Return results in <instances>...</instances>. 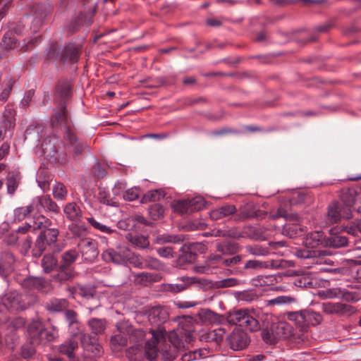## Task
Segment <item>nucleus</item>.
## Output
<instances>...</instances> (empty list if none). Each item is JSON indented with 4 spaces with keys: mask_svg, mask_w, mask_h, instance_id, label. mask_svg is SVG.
<instances>
[{
    "mask_svg": "<svg viewBox=\"0 0 361 361\" xmlns=\"http://www.w3.org/2000/svg\"><path fill=\"white\" fill-rule=\"evenodd\" d=\"M348 244V237L341 233H330L326 236V247L341 248L346 247Z\"/></svg>",
    "mask_w": 361,
    "mask_h": 361,
    "instance_id": "nucleus-33",
    "label": "nucleus"
},
{
    "mask_svg": "<svg viewBox=\"0 0 361 361\" xmlns=\"http://www.w3.org/2000/svg\"><path fill=\"white\" fill-rule=\"evenodd\" d=\"M360 192L361 188L358 187H351L341 190L340 197L348 210L346 214L344 215L347 219L352 218L351 208L359 202Z\"/></svg>",
    "mask_w": 361,
    "mask_h": 361,
    "instance_id": "nucleus-14",
    "label": "nucleus"
},
{
    "mask_svg": "<svg viewBox=\"0 0 361 361\" xmlns=\"http://www.w3.org/2000/svg\"><path fill=\"white\" fill-rule=\"evenodd\" d=\"M30 209V212L32 214L39 213L42 209H44L42 196H37L32 199L31 203L27 205Z\"/></svg>",
    "mask_w": 361,
    "mask_h": 361,
    "instance_id": "nucleus-61",
    "label": "nucleus"
},
{
    "mask_svg": "<svg viewBox=\"0 0 361 361\" xmlns=\"http://www.w3.org/2000/svg\"><path fill=\"white\" fill-rule=\"evenodd\" d=\"M140 190L137 187H134L126 190L123 193V197L126 200L134 201L139 197Z\"/></svg>",
    "mask_w": 361,
    "mask_h": 361,
    "instance_id": "nucleus-63",
    "label": "nucleus"
},
{
    "mask_svg": "<svg viewBox=\"0 0 361 361\" xmlns=\"http://www.w3.org/2000/svg\"><path fill=\"white\" fill-rule=\"evenodd\" d=\"M142 226L153 227L154 223L147 220L143 216L139 214H134L124 218L117 223L118 228L123 231H136L137 228H140Z\"/></svg>",
    "mask_w": 361,
    "mask_h": 361,
    "instance_id": "nucleus-17",
    "label": "nucleus"
},
{
    "mask_svg": "<svg viewBox=\"0 0 361 361\" xmlns=\"http://www.w3.org/2000/svg\"><path fill=\"white\" fill-rule=\"evenodd\" d=\"M238 243L232 240H224L216 243V249L223 255H233L239 251Z\"/></svg>",
    "mask_w": 361,
    "mask_h": 361,
    "instance_id": "nucleus-34",
    "label": "nucleus"
},
{
    "mask_svg": "<svg viewBox=\"0 0 361 361\" xmlns=\"http://www.w3.org/2000/svg\"><path fill=\"white\" fill-rule=\"evenodd\" d=\"M68 307V302L64 298H53L45 305V308L50 312H61L66 311Z\"/></svg>",
    "mask_w": 361,
    "mask_h": 361,
    "instance_id": "nucleus-36",
    "label": "nucleus"
},
{
    "mask_svg": "<svg viewBox=\"0 0 361 361\" xmlns=\"http://www.w3.org/2000/svg\"><path fill=\"white\" fill-rule=\"evenodd\" d=\"M78 348V341L73 339H69L64 341L59 346V351L61 354L66 355L69 360L73 361L75 360L74 352Z\"/></svg>",
    "mask_w": 361,
    "mask_h": 361,
    "instance_id": "nucleus-35",
    "label": "nucleus"
},
{
    "mask_svg": "<svg viewBox=\"0 0 361 361\" xmlns=\"http://www.w3.org/2000/svg\"><path fill=\"white\" fill-rule=\"evenodd\" d=\"M88 326L92 334L99 335L104 332L106 322L104 319L92 318L88 321Z\"/></svg>",
    "mask_w": 361,
    "mask_h": 361,
    "instance_id": "nucleus-44",
    "label": "nucleus"
},
{
    "mask_svg": "<svg viewBox=\"0 0 361 361\" xmlns=\"http://www.w3.org/2000/svg\"><path fill=\"white\" fill-rule=\"evenodd\" d=\"M52 192L54 198L58 200H64L68 193L66 186L59 182L56 183L53 186Z\"/></svg>",
    "mask_w": 361,
    "mask_h": 361,
    "instance_id": "nucleus-59",
    "label": "nucleus"
},
{
    "mask_svg": "<svg viewBox=\"0 0 361 361\" xmlns=\"http://www.w3.org/2000/svg\"><path fill=\"white\" fill-rule=\"evenodd\" d=\"M102 258L106 262H113L118 264L125 262V257L114 249L104 250L102 254Z\"/></svg>",
    "mask_w": 361,
    "mask_h": 361,
    "instance_id": "nucleus-41",
    "label": "nucleus"
},
{
    "mask_svg": "<svg viewBox=\"0 0 361 361\" xmlns=\"http://www.w3.org/2000/svg\"><path fill=\"white\" fill-rule=\"evenodd\" d=\"M237 209L233 204H224L216 208L209 212L210 219L214 221L221 219L236 212Z\"/></svg>",
    "mask_w": 361,
    "mask_h": 361,
    "instance_id": "nucleus-32",
    "label": "nucleus"
},
{
    "mask_svg": "<svg viewBox=\"0 0 361 361\" xmlns=\"http://www.w3.org/2000/svg\"><path fill=\"white\" fill-rule=\"evenodd\" d=\"M68 231H70L73 238L78 239L81 242L82 240L89 238V231L87 226L84 224L79 223V221H73L68 226Z\"/></svg>",
    "mask_w": 361,
    "mask_h": 361,
    "instance_id": "nucleus-29",
    "label": "nucleus"
},
{
    "mask_svg": "<svg viewBox=\"0 0 361 361\" xmlns=\"http://www.w3.org/2000/svg\"><path fill=\"white\" fill-rule=\"evenodd\" d=\"M50 12V5L39 4L33 6L32 13L36 18L44 19Z\"/></svg>",
    "mask_w": 361,
    "mask_h": 361,
    "instance_id": "nucleus-50",
    "label": "nucleus"
},
{
    "mask_svg": "<svg viewBox=\"0 0 361 361\" xmlns=\"http://www.w3.org/2000/svg\"><path fill=\"white\" fill-rule=\"evenodd\" d=\"M267 215V212L257 209L253 203H247L240 208L239 219L244 221L247 219H263Z\"/></svg>",
    "mask_w": 361,
    "mask_h": 361,
    "instance_id": "nucleus-24",
    "label": "nucleus"
},
{
    "mask_svg": "<svg viewBox=\"0 0 361 361\" xmlns=\"http://www.w3.org/2000/svg\"><path fill=\"white\" fill-rule=\"evenodd\" d=\"M173 210L179 214H190L205 207V201L201 197L180 200L173 204Z\"/></svg>",
    "mask_w": 361,
    "mask_h": 361,
    "instance_id": "nucleus-10",
    "label": "nucleus"
},
{
    "mask_svg": "<svg viewBox=\"0 0 361 361\" xmlns=\"http://www.w3.org/2000/svg\"><path fill=\"white\" fill-rule=\"evenodd\" d=\"M211 259L226 267L225 270L226 275L240 276V274H242L240 266L243 255H236L231 257H223L221 255H216L213 256Z\"/></svg>",
    "mask_w": 361,
    "mask_h": 361,
    "instance_id": "nucleus-11",
    "label": "nucleus"
},
{
    "mask_svg": "<svg viewBox=\"0 0 361 361\" xmlns=\"http://www.w3.org/2000/svg\"><path fill=\"white\" fill-rule=\"evenodd\" d=\"M240 328H235L226 338L228 345L234 351L245 349L250 342V336L245 332L246 330Z\"/></svg>",
    "mask_w": 361,
    "mask_h": 361,
    "instance_id": "nucleus-13",
    "label": "nucleus"
},
{
    "mask_svg": "<svg viewBox=\"0 0 361 361\" xmlns=\"http://www.w3.org/2000/svg\"><path fill=\"white\" fill-rule=\"evenodd\" d=\"M245 249L249 254L254 256H265L269 252L268 247L261 245H247Z\"/></svg>",
    "mask_w": 361,
    "mask_h": 361,
    "instance_id": "nucleus-52",
    "label": "nucleus"
},
{
    "mask_svg": "<svg viewBox=\"0 0 361 361\" xmlns=\"http://www.w3.org/2000/svg\"><path fill=\"white\" fill-rule=\"evenodd\" d=\"M318 255V251L308 247L297 249L295 251V256L301 259H314Z\"/></svg>",
    "mask_w": 361,
    "mask_h": 361,
    "instance_id": "nucleus-48",
    "label": "nucleus"
},
{
    "mask_svg": "<svg viewBox=\"0 0 361 361\" xmlns=\"http://www.w3.org/2000/svg\"><path fill=\"white\" fill-rule=\"evenodd\" d=\"M324 312L332 313H343L350 311L351 307L343 303L324 302L322 305Z\"/></svg>",
    "mask_w": 361,
    "mask_h": 361,
    "instance_id": "nucleus-40",
    "label": "nucleus"
},
{
    "mask_svg": "<svg viewBox=\"0 0 361 361\" xmlns=\"http://www.w3.org/2000/svg\"><path fill=\"white\" fill-rule=\"evenodd\" d=\"M42 203L45 211L51 212L54 214L60 212L58 204L51 198L49 195H42Z\"/></svg>",
    "mask_w": 361,
    "mask_h": 361,
    "instance_id": "nucleus-51",
    "label": "nucleus"
},
{
    "mask_svg": "<svg viewBox=\"0 0 361 361\" xmlns=\"http://www.w3.org/2000/svg\"><path fill=\"white\" fill-rule=\"evenodd\" d=\"M164 197V191L161 190H152L147 192L142 198V203L156 202Z\"/></svg>",
    "mask_w": 361,
    "mask_h": 361,
    "instance_id": "nucleus-49",
    "label": "nucleus"
},
{
    "mask_svg": "<svg viewBox=\"0 0 361 361\" xmlns=\"http://www.w3.org/2000/svg\"><path fill=\"white\" fill-rule=\"evenodd\" d=\"M20 298L17 292H9L3 298V305L10 311L23 310L25 305L21 302Z\"/></svg>",
    "mask_w": 361,
    "mask_h": 361,
    "instance_id": "nucleus-25",
    "label": "nucleus"
},
{
    "mask_svg": "<svg viewBox=\"0 0 361 361\" xmlns=\"http://www.w3.org/2000/svg\"><path fill=\"white\" fill-rule=\"evenodd\" d=\"M82 45L75 42L66 43L59 49V60L63 63H75L79 61Z\"/></svg>",
    "mask_w": 361,
    "mask_h": 361,
    "instance_id": "nucleus-16",
    "label": "nucleus"
},
{
    "mask_svg": "<svg viewBox=\"0 0 361 361\" xmlns=\"http://www.w3.org/2000/svg\"><path fill=\"white\" fill-rule=\"evenodd\" d=\"M85 219L92 228H94V229L101 233L111 234L116 232L115 229H113L110 226H108L106 224H104L102 222L97 221L92 216H85Z\"/></svg>",
    "mask_w": 361,
    "mask_h": 361,
    "instance_id": "nucleus-42",
    "label": "nucleus"
},
{
    "mask_svg": "<svg viewBox=\"0 0 361 361\" xmlns=\"http://www.w3.org/2000/svg\"><path fill=\"white\" fill-rule=\"evenodd\" d=\"M185 235L183 234L180 235H169L162 234L159 235L156 238V243L158 244H164L168 243H179L185 240Z\"/></svg>",
    "mask_w": 361,
    "mask_h": 361,
    "instance_id": "nucleus-47",
    "label": "nucleus"
},
{
    "mask_svg": "<svg viewBox=\"0 0 361 361\" xmlns=\"http://www.w3.org/2000/svg\"><path fill=\"white\" fill-rule=\"evenodd\" d=\"M126 238L134 246L140 249H145L149 246V240L147 235L131 232L126 235Z\"/></svg>",
    "mask_w": 361,
    "mask_h": 361,
    "instance_id": "nucleus-38",
    "label": "nucleus"
},
{
    "mask_svg": "<svg viewBox=\"0 0 361 361\" xmlns=\"http://www.w3.org/2000/svg\"><path fill=\"white\" fill-rule=\"evenodd\" d=\"M164 214V209L160 204H154L149 207V214L154 221L161 219Z\"/></svg>",
    "mask_w": 361,
    "mask_h": 361,
    "instance_id": "nucleus-58",
    "label": "nucleus"
},
{
    "mask_svg": "<svg viewBox=\"0 0 361 361\" xmlns=\"http://www.w3.org/2000/svg\"><path fill=\"white\" fill-rule=\"evenodd\" d=\"M52 225L51 221L46 217L44 215H39L35 217L32 226V230L35 231L37 229L40 230V231L51 229V226Z\"/></svg>",
    "mask_w": 361,
    "mask_h": 361,
    "instance_id": "nucleus-46",
    "label": "nucleus"
},
{
    "mask_svg": "<svg viewBox=\"0 0 361 361\" xmlns=\"http://www.w3.org/2000/svg\"><path fill=\"white\" fill-rule=\"evenodd\" d=\"M169 314L166 308L161 306H154L148 312V320L156 329H150L152 338L145 343L144 354L149 361H155L158 355L157 344L165 340L166 331L162 325L168 321Z\"/></svg>",
    "mask_w": 361,
    "mask_h": 361,
    "instance_id": "nucleus-2",
    "label": "nucleus"
},
{
    "mask_svg": "<svg viewBox=\"0 0 361 361\" xmlns=\"http://www.w3.org/2000/svg\"><path fill=\"white\" fill-rule=\"evenodd\" d=\"M63 212L67 219L72 222L80 221L82 216V210L75 202L66 204L63 208Z\"/></svg>",
    "mask_w": 361,
    "mask_h": 361,
    "instance_id": "nucleus-37",
    "label": "nucleus"
},
{
    "mask_svg": "<svg viewBox=\"0 0 361 361\" xmlns=\"http://www.w3.org/2000/svg\"><path fill=\"white\" fill-rule=\"evenodd\" d=\"M79 257L78 251L69 249L61 255L59 271L52 276L53 281L63 283L74 276V264Z\"/></svg>",
    "mask_w": 361,
    "mask_h": 361,
    "instance_id": "nucleus-6",
    "label": "nucleus"
},
{
    "mask_svg": "<svg viewBox=\"0 0 361 361\" xmlns=\"http://www.w3.org/2000/svg\"><path fill=\"white\" fill-rule=\"evenodd\" d=\"M21 286L27 290L43 291L47 286L46 280L41 276H27L20 283Z\"/></svg>",
    "mask_w": 361,
    "mask_h": 361,
    "instance_id": "nucleus-23",
    "label": "nucleus"
},
{
    "mask_svg": "<svg viewBox=\"0 0 361 361\" xmlns=\"http://www.w3.org/2000/svg\"><path fill=\"white\" fill-rule=\"evenodd\" d=\"M303 314L304 326H316L317 324H319L322 319V317L319 313L314 312L312 310H303Z\"/></svg>",
    "mask_w": 361,
    "mask_h": 361,
    "instance_id": "nucleus-45",
    "label": "nucleus"
},
{
    "mask_svg": "<svg viewBox=\"0 0 361 361\" xmlns=\"http://www.w3.org/2000/svg\"><path fill=\"white\" fill-rule=\"evenodd\" d=\"M59 49L56 43H51L45 51L46 56L49 59H55L59 60Z\"/></svg>",
    "mask_w": 361,
    "mask_h": 361,
    "instance_id": "nucleus-64",
    "label": "nucleus"
},
{
    "mask_svg": "<svg viewBox=\"0 0 361 361\" xmlns=\"http://www.w3.org/2000/svg\"><path fill=\"white\" fill-rule=\"evenodd\" d=\"M288 261L282 259H269L266 261L261 260H247L243 263L242 262L240 269H242V274L240 276H244L246 274V271L248 269H283L287 267Z\"/></svg>",
    "mask_w": 361,
    "mask_h": 361,
    "instance_id": "nucleus-9",
    "label": "nucleus"
},
{
    "mask_svg": "<svg viewBox=\"0 0 361 361\" xmlns=\"http://www.w3.org/2000/svg\"><path fill=\"white\" fill-rule=\"evenodd\" d=\"M16 262L14 255L8 250L3 251L0 256V276L6 279L13 270Z\"/></svg>",
    "mask_w": 361,
    "mask_h": 361,
    "instance_id": "nucleus-22",
    "label": "nucleus"
},
{
    "mask_svg": "<svg viewBox=\"0 0 361 361\" xmlns=\"http://www.w3.org/2000/svg\"><path fill=\"white\" fill-rule=\"evenodd\" d=\"M54 252H49L44 255L41 259V267L44 273L49 274L55 270L59 271L60 262L54 255Z\"/></svg>",
    "mask_w": 361,
    "mask_h": 361,
    "instance_id": "nucleus-28",
    "label": "nucleus"
},
{
    "mask_svg": "<svg viewBox=\"0 0 361 361\" xmlns=\"http://www.w3.org/2000/svg\"><path fill=\"white\" fill-rule=\"evenodd\" d=\"M16 111L12 104H7L1 118V128L4 131L13 130L16 126Z\"/></svg>",
    "mask_w": 361,
    "mask_h": 361,
    "instance_id": "nucleus-20",
    "label": "nucleus"
},
{
    "mask_svg": "<svg viewBox=\"0 0 361 361\" xmlns=\"http://www.w3.org/2000/svg\"><path fill=\"white\" fill-rule=\"evenodd\" d=\"M200 317L212 324L228 322L245 329L250 332L262 330V340L267 344L274 343L276 339H285L288 335V326L285 323H272L270 329L268 316H259L253 309L241 308L229 311L226 317L209 309L202 310Z\"/></svg>",
    "mask_w": 361,
    "mask_h": 361,
    "instance_id": "nucleus-1",
    "label": "nucleus"
},
{
    "mask_svg": "<svg viewBox=\"0 0 361 361\" xmlns=\"http://www.w3.org/2000/svg\"><path fill=\"white\" fill-rule=\"evenodd\" d=\"M345 231L352 235L357 236L361 233V219H357L345 227Z\"/></svg>",
    "mask_w": 361,
    "mask_h": 361,
    "instance_id": "nucleus-62",
    "label": "nucleus"
},
{
    "mask_svg": "<svg viewBox=\"0 0 361 361\" xmlns=\"http://www.w3.org/2000/svg\"><path fill=\"white\" fill-rule=\"evenodd\" d=\"M96 8H93L85 13H80L69 24V30L71 34L78 32L82 26L89 27L93 23V18Z\"/></svg>",
    "mask_w": 361,
    "mask_h": 361,
    "instance_id": "nucleus-19",
    "label": "nucleus"
},
{
    "mask_svg": "<svg viewBox=\"0 0 361 361\" xmlns=\"http://www.w3.org/2000/svg\"><path fill=\"white\" fill-rule=\"evenodd\" d=\"M59 231L57 228L44 230L39 232L34 243L32 255L34 257H41L46 250L60 252L62 247L57 243Z\"/></svg>",
    "mask_w": 361,
    "mask_h": 361,
    "instance_id": "nucleus-5",
    "label": "nucleus"
},
{
    "mask_svg": "<svg viewBox=\"0 0 361 361\" xmlns=\"http://www.w3.org/2000/svg\"><path fill=\"white\" fill-rule=\"evenodd\" d=\"M129 339L135 344H140L146 337V332L142 329H131L130 326Z\"/></svg>",
    "mask_w": 361,
    "mask_h": 361,
    "instance_id": "nucleus-60",
    "label": "nucleus"
},
{
    "mask_svg": "<svg viewBox=\"0 0 361 361\" xmlns=\"http://www.w3.org/2000/svg\"><path fill=\"white\" fill-rule=\"evenodd\" d=\"M345 209H343V211H342L338 202H333L330 204L328 207V211L326 214L328 223L336 224L342 217L346 219L344 216V215H345L347 212L345 211Z\"/></svg>",
    "mask_w": 361,
    "mask_h": 361,
    "instance_id": "nucleus-31",
    "label": "nucleus"
},
{
    "mask_svg": "<svg viewBox=\"0 0 361 361\" xmlns=\"http://www.w3.org/2000/svg\"><path fill=\"white\" fill-rule=\"evenodd\" d=\"M64 112L56 113L55 117L51 120V126L63 128L64 140L67 142L68 147L72 148L73 155L76 158L83 154L87 145L85 142L80 141L78 136L72 130L71 118H68Z\"/></svg>",
    "mask_w": 361,
    "mask_h": 361,
    "instance_id": "nucleus-3",
    "label": "nucleus"
},
{
    "mask_svg": "<svg viewBox=\"0 0 361 361\" xmlns=\"http://www.w3.org/2000/svg\"><path fill=\"white\" fill-rule=\"evenodd\" d=\"M78 247L85 262H93L99 253L97 242L90 237L78 242Z\"/></svg>",
    "mask_w": 361,
    "mask_h": 361,
    "instance_id": "nucleus-18",
    "label": "nucleus"
},
{
    "mask_svg": "<svg viewBox=\"0 0 361 361\" xmlns=\"http://www.w3.org/2000/svg\"><path fill=\"white\" fill-rule=\"evenodd\" d=\"M293 284L300 288H312L313 283L307 275L298 276L293 279Z\"/></svg>",
    "mask_w": 361,
    "mask_h": 361,
    "instance_id": "nucleus-55",
    "label": "nucleus"
},
{
    "mask_svg": "<svg viewBox=\"0 0 361 361\" xmlns=\"http://www.w3.org/2000/svg\"><path fill=\"white\" fill-rule=\"evenodd\" d=\"M185 247H188L185 243L180 247L179 252L180 253L178 256V260L182 264L192 263L196 259L197 255L192 250L184 249Z\"/></svg>",
    "mask_w": 361,
    "mask_h": 361,
    "instance_id": "nucleus-43",
    "label": "nucleus"
},
{
    "mask_svg": "<svg viewBox=\"0 0 361 361\" xmlns=\"http://www.w3.org/2000/svg\"><path fill=\"white\" fill-rule=\"evenodd\" d=\"M290 222L286 224L282 232L290 238H295L305 235L307 227L300 223V217L298 214H291L285 216Z\"/></svg>",
    "mask_w": 361,
    "mask_h": 361,
    "instance_id": "nucleus-15",
    "label": "nucleus"
},
{
    "mask_svg": "<svg viewBox=\"0 0 361 361\" xmlns=\"http://www.w3.org/2000/svg\"><path fill=\"white\" fill-rule=\"evenodd\" d=\"M326 235L322 231H314L307 234L304 239L305 247L315 249L318 247H326Z\"/></svg>",
    "mask_w": 361,
    "mask_h": 361,
    "instance_id": "nucleus-21",
    "label": "nucleus"
},
{
    "mask_svg": "<svg viewBox=\"0 0 361 361\" xmlns=\"http://www.w3.org/2000/svg\"><path fill=\"white\" fill-rule=\"evenodd\" d=\"M35 345H36L31 343L30 341L23 344L20 348V355L25 360L32 358L36 353L35 348Z\"/></svg>",
    "mask_w": 361,
    "mask_h": 361,
    "instance_id": "nucleus-57",
    "label": "nucleus"
},
{
    "mask_svg": "<svg viewBox=\"0 0 361 361\" xmlns=\"http://www.w3.org/2000/svg\"><path fill=\"white\" fill-rule=\"evenodd\" d=\"M118 334L114 335L111 338V343L113 345L124 346L127 344V338L124 334H129L130 325L126 322H119L116 325Z\"/></svg>",
    "mask_w": 361,
    "mask_h": 361,
    "instance_id": "nucleus-26",
    "label": "nucleus"
},
{
    "mask_svg": "<svg viewBox=\"0 0 361 361\" xmlns=\"http://www.w3.org/2000/svg\"><path fill=\"white\" fill-rule=\"evenodd\" d=\"M142 267L152 270H161L164 267V264L158 259L151 256H147L144 257V265Z\"/></svg>",
    "mask_w": 361,
    "mask_h": 361,
    "instance_id": "nucleus-54",
    "label": "nucleus"
},
{
    "mask_svg": "<svg viewBox=\"0 0 361 361\" xmlns=\"http://www.w3.org/2000/svg\"><path fill=\"white\" fill-rule=\"evenodd\" d=\"M192 283L190 278L183 276L176 279V283H169L167 285L166 288L168 291L173 293H177L183 291L186 287Z\"/></svg>",
    "mask_w": 361,
    "mask_h": 361,
    "instance_id": "nucleus-39",
    "label": "nucleus"
},
{
    "mask_svg": "<svg viewBox=\"0 0 361 361\" xmlns=\"http://www.w3.org/2000/svg\"><path fill=\"white\" fill-rule=\"evenodd\" d=\"M16 33H17L16 30L6 32L2 37L1 47L5 49L19 48L20 50L25 51L32 48L35 43L38 41V37H35L34 39H29L27 42L24 40L23 44L20 45L16 37Z\"/></svg>",
    "mask_w": 361,
    "mask_h": 361,
    "instance_id": "nucleus-12",
    "label": "nucleus"
},
{
    "mask_svg": "<svg viewBox=\"0 0 361 361\" xmlns=\"http://www.w3.org/2000/svg\"><path fill=\"white\" fill-rule=\"evenodd\" d=\"M27 340L36 345L54 341L59 336L58 330L53 326L51 330L44 328L39 321H33L27 327Z\"/></svg>",
    "mask_w": 361,
    "mask_h": 361,
    "instance_id": "nucleus-7",
    "label": "nucleus"
},
{
    "mask_svg": "<svg viewBox=\"0 0 361 361\" xmlns=\"http://www.w3.org/2000/svg\"><path fill=\"white\" fill-rule=\"evenodd\" d=\"M66 322L68 326L70 333L76 336L80 331V323L78 319V314L73 310H66L64 312Z\"/></svg>",
    "mask_w": 361,
    "mask_h": 361,
    "instance_id": "nucleus-30",
    "label": "nucleus"
},
{
    "mask_svg": "<svg viewBox=\"0 0 361 361\" xmlns=\"http://www.w3.org/2000/svg\"><path fill=\"white\" fill-rule=\"evenodd\" d=\"M80 339L81 343L85 347H87V345H90L92 348H94L95 351L93 349H91V350L94 353L95 355L99 356L101 355L102 347L99 344L95 343L96 340L94 338L92 339L90 335L84 334Z\"/></svg>",
    "mask_w": 361,
    "mask_h": 361,
    "instance_id": "nucleus-56",
    "label": "nucleus"
},
{
    "mask_svg": "<svg viewBox=\"0 0 361 361\" xmlns=\"http://www.w3.org/2000/svg\"><path fill=\"white\" fill-rule=\"evenodd\" d=\"M72 95V85L71 81L59 80L56 85V93L54 96L55 104H56V109L54 110V114L51 116L50 122L55 117L56 113L65 111L68 118H70L67 109V100Z\"/></svg>",
    "mask_w": 361,
    "mask_h": 361,
    "instance_id": "nucleus-8",
    "label": "nucleus"
},
{
    "mask_svg": "<svg viewBox=\"0 0 361 361\" xmlns=\"http://www.w3.org/2000/svg\"><path fill=\"white\" fill-rule=\"evenodd\" d=\"M126 353L130 360L137 361L142 357L143 349L140 344H135L128 348Z\"/></svg>",
    "mask_w": 361,
    "mask_h": 361,
    "instance_id": "nucleus-53",
    "label": "nucleus"
},
{
    "mask_svg": "<svg viewBox=\"0 0 361 361\" xmlns=\"http://www.w3.org/2000/svg\"><path fill=\"white\" fill-rule=\"evenodd\" d=\"M201 350H188L180 346V343L170 342L166 343L161 349L160 354L163 361H174L180 356L179 361H206L209 357L203 356Z\"/></svg>",
    "mask_w": 361,
    "mask_h": 361,
    "instance_id": "nucleus-4",
    "label": "nucleus"
},
{
    "mask_svg": "<svg viewBox=\"0 0 361 361\" xmlns=\"http://www.w3.org/2000/svg\"><path fill=\"white\" fill-rule=\"evenodd\" d=\"M7 193L13 195L21 180V173L18 169H14L7 172L6 177Z\"/></svg>",
    "mask_w": 361,
    "mask_h": 361,
    "instance_id": "nucleus-27",
    "label": "nucleus"
}]
</instances>
